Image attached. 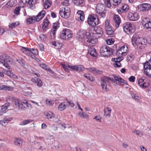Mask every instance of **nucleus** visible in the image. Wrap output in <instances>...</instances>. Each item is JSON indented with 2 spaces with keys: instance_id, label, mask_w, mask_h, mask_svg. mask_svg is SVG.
I'll list each match as a JSON object with an SVG mask.
<instances>
[{
  "instance_id": "28",
  "label": "nucleus",
  "mask_w": 151,
  "mask_h": 151,
  "mask_svg": "<svg viewBox=\"0 0 151 151\" xmlns=\"http://www.w3.org/2000/svg\"><path fill=\"white\" fill-rule=\"evenodd\" d=\"M49 23L47 18H46L44 20L42 26V29L44 31L46 30L45 28L48 27Z\"/></svg>"
},
{
  "instance_id": "46",
  "label": "nucleus",
  "mask_w": 151,
  "mask_h": 151,
  "mask_svg": "<svg viewBox=\"0 0 151 151\" xmlns=\"http://www.w3.org/2000/svg\"><path fill=\"white\" fill-rule=\"evenodd\" d=\"M17 24L16 23H13L10 24L9 26V28L11 29H13L15 27L17 26L19 24V23L17 22Z\"/></svg>"
},
{
  "instance_id": "25",
  "label": "nucleus",
  "mask_w": 151,
  "mask_h": 151,
  "mask_svg": "<svg viewBox=\"0 0 151 151\" xmlns=\"http://www.w3.org/2000/svg\"><path fill=\"white\" fill-rule=\"evenodd\" d=\"M43 6L45 9L48 8L51 5L50 0H43Z\"/></svg>"
},
{
  "instance_id": "5",
  "label": "nucleus",
  "mask_w": 151,
  "mask_h": 151,
  "mask_svg": "<svg viewBox=\"0 0 151 151\" xmlns=\"http://www.w3.org/2000/svg\"><path fill=\"white\" fill-rule=\"evenodd\" d=\"M90 37V33L85 31H80L78 33V37L79 41L81 42H84L85 43L88 42V38Z\"/></svg>"
},
{
  "instance_id": "52",
  "label": "nucleus",
  "mask_w": 151,
  "mask_h": 151,
  "mask_svg": "<svg viewBox=\"0 0 151 151\" xmlns=\"http://www.w3.org/2000/svg\"><path fill=\"white\" fill-rule=\"evenodd\" d=\"M20 10V7H17L14 10V12L15 14L18 15L19 13Z\"/></svg>"
},
{
  "instance_id": "41",
  "label": "nucleus",
  "mask_w": 151,
  "mask_h": 151,
  "mask_svg": "<svg viewBox=\"0 0 151 151\" xmlns=\"http://www.w3.org/2000/svg\"><path fill=\"white\" fill-rule=\"evenodd\" d=\"M4 73L11 78H12L13 75V73L9 71L5 70L4 71Z\"/></svg>"
},
{
  "instance_id": "38",
  "label": "nucleus",
  "mask_w": 151,
  "mask_h": 151,
  "mask_svg": "<svg viewBox=\"0 0 151 151\" xmlns=\"http://www.w3.org/2000/svg\"><path fill=\"white\" fill-rule=\"evenodd\" d=\"M83 76L84 77L89 80L93 82L94 81L93 77L90 76L89 74H85Z\"/></svg>"
},
{
  "instance_id": "58",
  "label": "nucleus",
  "mask_w": 151,
  "mask_h": 151,
  "mask_svg": "<svg viewBox=\"0 0 151 151\" xmlns=\"http://www.w3.org/2000/svg\"><path fill=\"white\" fill-rule=\"evenodd\" d=\"M80 117H83L84 118H87L88 117V115L85 113L83 112L81 114Z\"/></svg>"
},
{
  "instance_id": "13",
  "label": "nucleus",
  "mask_w": 151,
  "mask_h": 151,
  "mask_svg": "<svg viewBox=\"0 0 151 151\" xmlns=\"http://www.w3.org/2000/svg\"><path fill=\"white\" fill-rule=\"evenodd\" d=\"M14 104L16 107L19 109H21L24 111L26 110V107L22 103L19 101L18 99L15 100Z\"/></svg>"
},
{
  "instance_id": "23",
  "label": "nucleus",
  "mask_w": 151,
  "mask_h": 151,
  "mask_svg": "<svg viewBox=\"0 0 151 151\" xmlns=\"http://www.w3.org/2000/svg\"><path fill=\"white\" fill-rule=\"evenodd\" d=\"M111 109L109 107H106L104 109V116L106 117L109 118L111 116Z\"/></svg>"
},
{
  "instance_id": "55",
  "label": "nucleus",
  "mask_w": 151,
  "mask_h": 151,
  "mask_svg": "<svg viewBox=\"0 0 151 151\" xmlns=\"http://www.w3.org/2000/svg\"><path fill=\"white\" fill-rule=\"evenodd\" d=\"M12 119V118L11 117L5 118L4 119V120L5 123H7L9 122Z\"/></svg>"
},
{
  "instance_id": "61",
  "label": "nucleus",
  "mask_w": 151,
  "mask_h": 151,
  "mask_svg": "<svg viewBox=\"0 0 151 151\" xmlns=\"http://www.w3.org/2000/svg\"><path fill=\"white\" fill-rule=\"evenodd\" d=\"M63 67L64 68V70H65V71L67 72H69V70L68 68V67L67 65H63Z\"/></svg>"
},
{
  "instance_id": "47",
  "label": "nucleus",
  "mask_w": 151,
  "mask_h": 151,
  "mask_svg": "<svg viewBox=\"0 0 151 151\" xmlns=\"http://www.w3.org/2000/svg\"><path fill=\"white\" fill-rule=\"evenodd\" d=\"M40 66L42 68L45 69L47 71H50V70H51V69L49 68H46L47 67V65H46L44 63H42L40 64Z\"/></svg>"
},
{
  "instance_id": "35",
  "label": "nucleus",
  "mask_w": 151,
  "mask_h": 151,
  "mask_svg": "<svg viewBox=\"0 0 151 151\" xmlns=\"http://www.w3.org/2000/svg\"><path fill=\"white\" fill-rule=\"evenodd\" d=\"M84 0H74V3L76 6H79L83 4Z\"/></svg>"
},
{
  "instance_id": "29",
  "label": "nucleus",
  "mask_w": 151,
  "mask_h": 151,
  "mask_svg": "<svg viewBox=\"0 0 151 151\" xmlns=\"http://www.w3.org/2000/svg\"><path fill=\"white\" fill-rule=\"evenodd\" d=\"M36 17L34 16H32V17L27 18V22L29 24H30L34 23L35 21Z\"/></svg>"
},
{
  "instance_id": "9",
  "label": "nucleus",
  "mask_w": 151,
  "mask_h": 151,
  "mask_svg": "<svg viewBox=\"0 0 151 151\" xmlns=\"http://www.w3.org/2000/svg\"><path fill=\"white\" fill-rule=\"evenodd\" d=\"M134 26L129 22H127L123 25L124 31L128 35H131L134 32Z\"/></svg>"
},
{
  "instance_id": "45",
  "label": "nucleus",
  "mask_w": 151,
  "mask_h": 151,
  "mask_svg": "<svg viewBox=\"0 0 151 151\" xmlns=\"http://www.w3.org/2000/svg\"><path fill=\"white\" fill-rule=\"evenodd\" d=\"M88 71L91 72L93 73H95L96 69L94 68H86Z\"/></svg>"
},
{
  "instance_id": "15",
  "label": "nucleus",
  "mask_w": 151,
  "mask_h": 151,
  "mask_svg": "<svg viewBox=\"0 0 151 151\" xmlns=\"http://www.w3.org/2000/svg\"><path fill=\"white\" fill-rule=\"evenodd\" d=\"M127 49V47H125L124 45L123 46L117 50L116 54L118 55L119 54L123 55L124 54L126 53Z\"/></svg>"
},
{
  "instance_id": "1",
  "label": "nucleus",
  "mask_w": 151,
  "mask_h": 151,
  "mask_svg": "<svg viewBox=\"0 0 151 151\" xmlns=\"http://www.w3.org/2000/svg\"><path fill=\"white\" fill-rule=\"evenodd\" d=\"M114 79H113L109 77L106 76L101 78V86L104 90L106 91L108 90L107 88L106 82H109V80L117 85H119V83H124L125 80L119 76H114Z\"/></svg>"
},
{
  "instance_id": "62",
  "label": "nucleus",
  "mask_w": 151,
  "mask_h": 151,
  "mask_svg": "<svg viewBox=\"0 0 151 151\" xmlns=\"http://www.w3.org/2000/svg\"><path fill=\"white\" fill-rule=\"evenodd\" d=\"M62 4L64 5L68 6L69 5V1L68 0H65V1L62 2Z\"/></svg>"
},
{
  "instance_id": "26",
  "label": "nucleus",
  "mask_w": 151,
  "mask_h": 151,
  "mask_svg": "<svg viewBox=\"0 0 151 151\" xmlns=\"http://www.w3.org/2000/svg\"><path fill=\"white\" fill-rule=\"evenodd\" d=\"M17 0H10L6 4V5H7L10 7H13L17 5Z\"/></svg>"
},
{
  "instance_id": "64",
  "label": "nucleus",
  "mask_w": 151,
  "mask_h": 151,
  "mask_svg": "<svg viewBox=\"0 0 151 151\" xmlns=\"http://www.w3.org/2000/svg\"><path fill=\"white\" fill-rule=\"evenodd\" d=\"M17 61H18L20 64L23 67L24 65V63L23 62L22 60H17Z\"/></svg>"
},
{
  "instance_id": "22",
  "label": "nucleus",
  "mask_w": 151,
  "mask_h": 151,
  "mask_svg": "<svg viewBox=\"0 0 151 151\" xmlns=\"http://www.w3.org/2000/svg\"><path fill=\"white\" fill-rule=\"evenodd\" d=\"M94 30L95 31L96 34L99 35V37H100L102 36L103 34V31L102 28L97 26L94 28Z\"/></svg>"
},
{
  "instance_id": "30",
  "label": "nucleus",
  "mask_w": 151,
  "mask_h": 151,
  "mask_svg": "<svg viewBox=\"0 0 151 151\" xmlns=\"http://www.w3.org/2000/svg\"><path fill=\"white\" fill-rule=\"evenodd\" d=\"M84 69V67L81 65H77L75 66V70L79 72L83 71Z\"/></svg>"
},
{
  "instance_id": "27",
  "label": "nucleus",
  "mask_w": 151,
  "mask_h": 151,
  "mask_svg": "<svg viewBox=\"0 0 151 151\" xmlns=\"http://www.w3.org/2000/svg\"><path fill=\"white\" fill-rule=\"evenodd\" d=\"M128 9V6L126 4H124L122 7V9L120 10H118V12L119 14L122 13L123 12H127Z\"/></svg>"
},
{
  "instance_id": "60",
  "label": "nucleus",
  "mask_w": 151,
  "mask_h": 151,
  "mask_svg": "<svg viewBox=\"0 0 151 151\" xmlns=\"http://www.w3.org/2000/svg\"><path fill=\"white\" fill-rule=\"evenodd\" d=\"M64 9L62 8V9H60V11H59V13H60V15L63 18V15Z\"/></svg>"
},
{
  "instance_id": "59",
  "label": "nucleus",
  "mask_w": 151,
  "mask_h": 151,
  "mask_svg": "<svg viewBox=\"0 0 151 151\" xmlns=\"http://www.w3.org/2000/svg\"><path fill=\"white\" fill-rule=\"evenodd\" d=\"M31 52L35 55H37L38 53V51L36 49H34V50H33V51H31Z\"/></svg>"
},
{
  "instance_id": "3",
  "label": "nucleus",
  "mask_w": 151,
  "mask_h": 151,
  "mask_svg": "<svg viewBox=\"0 0 151 151\" xmlns=\"http://www.w3.org/2000/svg\"><path fill=\"white\" fill-rule=\"evenodd\" d=\"M72 35L70 29L65 28L60 32L59 37L63 40H69L71 37Z\"/></svg>"
},
{
  "instance_id": "48",
  "label": "nucleus",
  "mask_w": 151,
  "mask_h": 151,
  "mask_svg": "<svg viewBox=\"0 0 151 151\" xmlns=\"http://www.w3.org/2000/svg\"><path fill=\"white\" fill-rule=\"evenodd\" d=\"M56 31L52 29L51 30L50 32L51 38V39H54L55 38V34Z\"/></svg>"
},
{
  "instance_id": "36",
  "label": "nucleus",
  "mask_w": 151,
  "mask_h": 151,
  "mask_svg": "<svg viewBox=\"0 0 151 151\" xmlns=\"http://www.w3.org/2000/svg\"><path fill=\"white\" fill-rule=\"evenodd\" d=\"M60 27L59 24L58 22L54 23L52 26V29L56 31L58 28Z\"/></svg>"
},
{
  "instance_id": "8",
  "label": "nucleus",
  "mask_w": 151,
  "mask_h": 151,
  "mask_svg": "<svg viewBox=\"0 0 151 151\" xmlns=\"http://www.w3.org/2000/svg\"><path fill=\"white\" fill-rule=\"evenodd\" d=\"M100 52L101 56L108 57L112 54V51L111 49L106 45H104L101 48Z\"/></svg>"
},
{
  "instance_id": "18",
  "label": "nucleus",
  "mask_w": 151,
  "mask_h": 151,
  "mask_svg": "<svg viewBox=\"0 0 151 151\" xmlns=\"http://www.w3.org/2000/svg\"><path fill=\"white\" fill-rule=\"evenodd\" d=\"M128 18L131 21H135L138 19L139 17L136 13H130L129 14Z\"/></svg>"
},
{
  "instance_id": "57",
  "label": "nucleus",
  "mask_w": 151,
  "mask_h": 151,
  "mask_svg": "<svg viewBox=\"0 0 151 151\" xmlns=\"http://www.w3.org/2000/svg\"><path fill=\"white\" fill-rule=\"evenodd\" d=\"M135 79V77L134 76H132L129 78V80L130 82H134Z\"/></svg>"
},
{
  "instance_id": "39",
  "label": "nucleus",
  "mask_w": 151,
  "mask_h": 151,
  "mask_svg": "<svg viewBox=\"0 0 151 151\" xmlns=\"http://www.w3.org/2000/svg\"><path fill=\"white\" fill-rule=\"evenodd\" d=\"M110 21L109 19H107L105 23V29L112 27L111 24H110Z\"/></svg>"
},
{
  "instance_id": "14",
  "label": "nucleus",
  "mask_w": 151,
  "mask_h": 151,
  "mask_svg": "<svg viewBox=\"0 0 151 151\" xmlns=\"http://www.w3.org/2000/svg\"><path fill=\"white\" fill-rule=\"evenodd\" d=\"M88 42L85 43L88 45L93 46L95 45L97 41V39L96 38H93L91 37V35L90 34V37L88 38Z\"/></svg>"
},
{
  "instance_id": "4",
  "label": "nucleus",
  "mask_w": 151,
  "mask_h": 151,
  "mask_svg": "<svg viewBox=\"0 0 151 151\" xmlns=\"http://www.w3.org/2000/svg\"><path fill=\"white\" fill-rule=\"evenodd\" d=\"M87 22L90 26L94 27L98 25L99 23V20L96 15H90L88 18Z\"/></svg>"
},
{
  "instance_id": "44",
  "label": "nucleus",
  "mask_w": 151,
  "mask_h": 151,
  "mask_svg": "<svg viewBox=\"0 0 151 151\" xmlns=\"http://www.w3.org/2000/svg\"><path fill=\"white\" fill-rule=\"evenodd\" d=\"M8 104H5L4 105L2 106L1 110V112H4L7 109L8 106H7V104L8 105Z\"/></svg>"
},
{
  "instance_id": "6",
  "label": "nucleus",
  "mask_w": 151,
  "mask_h": 151,
  "mask_svg": "<svg viewBox=\"0 0 151 151\" xmlns=\"http://www.w3.org/2000/svg\"><path fill=\"white\" fill-rule=\"evenodd\" d=\"M10 57L6 54H0V62L8 69L11 68L8 64V62H10Z\"/></svg>"
},
{
  "instance_id": "49",
  "label": "nucleus",
  "mask_w": 151,
  "mask_h": 151,
  "mask_svg": "<svg viewBox=\"0 0 151 151\" xmlns=\"http://www.w3.org/2000/svg\"><path fill=\"white\" fill-rule=\"evenodd\" d=\"M104 4L108 7H110L111 6L110 0H104Z\"/></svg>"
},
{
  "instance_id": "12",
  "label": "nucleus",
  "mask_w": 151,
  "mask_h": 151,
  "mask_svg": "<svg viewBox=\"0 0 151 151\" xmlns=\"http://www.w3.org/2000/svg\"><path fill=\"white\" fill-rule=\"evenodd\" d=\"M142 23L144 27L147 29L151 28V22L150 19L148 18H144L143 19Z\"/></svg>"
},
{
  "instance_id": "33",
  "label": "nucleus",
  "mask_w": 151,
  "mask_h": 151,
  "mask_svg": "<svg viewBox=\"0 0 151 151\" xmlns=\"http://www.w3.org/2000/svg\"><path fill=\"white\" fill-rule=\"evenodd\" d=\"M66 106L64 102L61 103L59 105L58 108V109L60 111H63L66 108Z\"/></svg>"
},
{
  "instance_id": "20",
  "label": "nucleus",
  "mask_w": 151,
  "mask_h": 151,
  "mask_svg": "<svg viewBox=\"0 0 151 151\" xmlns=\"http://www.w3.org/2000/svg\"><path fill=\"white\" fill-rule=\"evenodd\" d=\"M32 81L39 87H40L42 86V83L41 80L39 78H32L31 79Z\"/></svg>"
},
{
  "instance_id": "63",
  "label": "nucleus",
  "mask_w": 151,
  "mask_h": 151,
  "mask_svg": "<svg viewBox=\"0 0 151 151\" xmlns=\"http://www.w3.org/2000/svg\"><path fill=\"white\" fill-rule=\"evenodd\" d=\"M46 103L48 105H52L53 104L52 101H49L48 100H46Z\"/></svg>"
},
{
  "instance_id": "42",
  "label": "nucleus",
  "mask_w": 151,
  "mask_h": 151,
  "mask_svg": "<svg viewBox=\"0 0 151 151\" xmlns=\"http://www.w3.org/2000/svg\"><path fill=\"white\" fill-rule=\"evenodd\" d=\"M63 15V18L66 19L69 17L70 15V13L68 12H65V9H64Z\"/></svg>"
},
{
  "instance_id": "40",
  "label": "nucleus",
  "mask_w": 151,
  "mask_h": 151,
  "mask_svg": "<svg viewBox=\"0 0 151 151\" xmlns=\"http://www.w3.org/2000/svg\"><path fill=\"white\" fill-rule=\"evenodd\" d=\"M123 59V58L122 57H119L116 58H112L111 59L112 61H117L119 63Z\"/></svg>"
},
{
  "instance_id": "21",
  "label": "nucleus",
  "mask_w": 151,
  "mask_h": 151,
  "mask_svg": "<svg viewBox=\"0 0 151 151\" xmlns=\"http://www.w3.org/2000/svg\"><path fill=\"white\" fill-rule=\"evenodd\" d=\"M88 52L92 56L95 57L98 55L96 49L93 47H90L88 50Z\"/></svg>"
},
{
  "instance_id": "51",
  "label": "nucleus",
  "mask_w": 151,
  "mask_h": 151,
  "mask_svg": "<svg viewBox=\"0 0 151 151\" xmlns=\"http://www.w3.org/2000/svg\"><path fill=\"white\" fill-rule=\"evenodd\" d=\"M133 132L134 133H136L137 135L140 137L142 136L143 134V131H139L137 130H136L134 131Z\"/></svg>"
},
{
  "instance_id": "37",
  "label": "nucleus",
  "mask_w": 151,
  "mask_h": 151,
  "mask_svg": "<svg viewBox=\"0 0 151 151\" xmlns=\"http://www.w3.org/2000/svg\"><path fill=\"white\" fill-rule=\"evenodd\" d=\"M10 88V87L5 85H2L0 86V90H9Z\"/></svg>"
},
{
  "instance_id": "2",
  "label": "nucleus",
  "mask_w": 151,
  "mask_h": 151,
  "mask_svg": "<svg viewBox=\"0 0 151 151\" xmlns=\"http://www.w3.org/2000/svg\"><path fill=\"white\" fill-rule=\"evenodd\" d=\"M132 44L134 47L140 49L145 47V46L146 44V40L142 37H139L137 34L133 35L132 39Z\"/></svg>"
},
{
  "instance_id": "7",
  "label": "nucleus",
  "mask_w": 151,
  "mask_h": 151,
  "mask_svg": "<svg viewBox=\"0 0 151 151\" xmlns=\"http://www.w3.org/2000/svg\"><path fill=\"white\" fill-rule=\"evenodd\" d=\"M96 11L97 13L99 14L102 17H105L106 10L105 9V6L102 4H98L96 6Z\"/></svg>"
},
{
  "instance_id": "56",
  "label": "nucleus",
  "mask_w": 151,
  "mask_h": 151,
  "mask_svg": "<svg viewBox=\"0 0 151 151\" xmlns=\"http://www.w3.org/2000/svg\"><path fill=\"white\" fill-rule=\"evenodd\" d=\"M39 38L41 39V40L44 41L46 38L45 35L44 34L41 35L40 36Z\"/></svg>"
},
{
  "instance_id": "24",
  "label": "nucleus",
  "mask_w": 151,
  "mask_h": 151,
  "mask_svg": "<svg viewBox=\"0 0 151 151\" xmlns=\"http://www.w3.org/2000/svg\"><path fill=\"white\" fill-rule=\"evenodd\" d=\"M45 13V12L43 10L40 12L37 16V18L36 19V21L39 22L42 18L44 17Z\"/></svg>"
},
{
  "instance_id": "16",
  "label": "nucleus",
  "mask_w": 151,
  "mask_h": 151,
  "mask_svg": "<svg viewBox=\"0 0 151 151\" xmlns=\"http://www.w3.org/2000/svg\"><path fill=\"white\" fill-rule=\"evenodd\" d=\"M77 15L76 16V19L78 21L81 20L83 21L84 19V14L83 11L79 10L77 12Z\"/></svg>"
},
{
  "instance_id": "10",
  "label": "nucleus",
  "mask_w": 151,
  "mask_h": 151,
  "mask_svg": "<svg viewBox=\"0 0 151 151\" xmlns=\"http://www.w3.org/2000/svg\"><path fill=\"white\" fill-rule=\"evenodd\" d=\"M145 74L149 76H151V60H150L145 63L144 65Z\"/></svg>"
},
{
  "instance_id": "50",
  "label": "nucleus",
  "mask_w": 151,
  "mask_h": 151,
  "mask_svg": "<svg viewBox=\"0 0 151 151\" xmlns=\"http://www.w3.org/2000/svg\"><path fill=\"white\" fill-rule=\"evenodd\" d=\"M113 5L114 6H117L120 4L121 0H113Z\"/></svg>"
},
{
  "instance_id": "31",
  "label": "nucleus",
  "mask_w": 151,
  "mask_h": 151,
  "mask_svg": "<svg viewBox=\"0 0 151 151\" xmlns=\"http://www.w3.org/2000/svg\"><path fill=\"white\" fill-rule=\"evenodd\" d=\"M14 144L15 145L20 146L22 144V140L19 138H17L14 141Z\"/></svg>"
},
{
  "instance_id": "43",
  "label": "nucleus",
  "mask_w": 151,
  "mask_h": 151,
  "mask_svg": "<svg viewBox=\"0 0 151 151\" xmlns=\"http://www.w3.org/2000/svg\"><path fill=\"white\" fill-rule=\"evenodd\" d=\"M114 63L113 64V66L116 68H119L121 66V64L120 63L117 61H114Z\"/></svg>"
},
{
  "instance_id": "34",
  "label": "nucleus",
  "mask_w": 151,
  "mask_h": 151,
  "mask_svg": "<svg viewBox=\"0 0 151 151\" xmlns=\"http://www.w3.org/2000/svg\"><path fill=\"white\" fill-rule=\"evenodd\" d=\"M107 34L108 35H113L114 31L112 30V27L105 29Z\"/></svg>"
},
{
  "instance_id": "32",
  "label": "nucleus",
  "mask_w": 151,
  "mask_h": 151,
  "mask_svg": "<svg viewBox=\"0 0 151 151\" xmlns=\"http://www.w3.org/2000/svg\"><path fill=\"white\" fill-rule=\"evenodd\" d=\"M33 121V120L27 119L24 120L21 122L20 124L21 125H24L29 123H30Z\"/></svg>"
},
{
  "instance_id": "54",
  "label": "nucleus",
  "mask_w": 151,
  "mask_h": 151,
  "mask_svg": "<svg viewBox=\"0 0 151 151\" xmlns=\"http://www.w3.org/2000/svg\"><path fill=\"white\" fill-rule=\"evenodd\" d=\"M46 115L47 116V119H51L54 116V114L52 113H51V114L47 113Z\"/></svg>"
},
{
  "instance_id": "11",
  "label": "nucleus",
  "mask_w": 151,
  "mask_h": 151,
  "mask_svg": "<svg viewBox=\"0 0 151 151\" xmlns=\"http://www.w3.org/2000/svg\"><path fill=\"white\" fill-rule=\"evenodd\" d=\"M151 8V5L148 3H143L139 5L138 6V10L140 12H143L147 11Z\"/></svg>"
},
{
  "instance_id": "19",
  "label": "nucleus",
  "mask_w": 151,
  "mask_h": 151,
  "mask_svg": "<svg viewBox=\"0 0 151 151\" xmlns=\"http://www.w3.org/2000/svg\"><path fill=\"white\" fill-rule=\"evenodd\" d=\"M113 20L115 23L116 27L118 28L119 26L121 21L120 17L118 15H115L114 17Z\"/></svg>"
},
{
  "instance_id": "17",
  "label": "nucleus",
  "mask_w": 151,
  "mask_h": 151,
  "mask_svg": "<svg viewBox=\"0 0 151 151\" xmlns=\"http://www.w3.org/2000/svg\"><path fill=\"white\" fill-rule=\"evenodd\" d=\"M37 0H26V2L28 4V6L33 9L35 8V4L37 3Z\"/></svg>"
},
{
  "instance_id": "53",
  "label": "nucleus",
  "mask_w": 151,
  "mask_h": 151,
  "mask_svg": "<svg viewBox=\"0 0 151 151\" xmlns=\"http://www.w3.org/2000/svg\"><path fill=\"white\" fill-rule=\"evenodd\" d=\"M51 43L52 45H54L55 47L57 46V45H59L60 47L62 46V44L58 42H52Z\"/></svg>"
}]
</instances>
